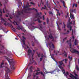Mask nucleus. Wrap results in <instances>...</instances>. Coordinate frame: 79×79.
Segmentation results:
<instances>
[{"label":"nucleus","mask_w":79,"mask_h":79,"mask_svg":"<svg viewBox=\"0 0 79 79\" xmlns=\"http://www.w3.org/2000/svg\"><path fill=\"white\" fill-rule=\"evenodd\" d=\"M32 46H33V47L34 46V43H32Z\"/></svg>","instance_id":"obj_60"},{"label":"nucleus","mask_w":79,"mask_h":79,"mask_svg":"<svg viewBox=\"0 0 79 79\" xmlns=\"http://www.w3.org/2000/svg\"><path fill=\"white\" fill-rule=\"evenodd\" d=\"M32 68H32V66H31L30 67V68H29V69H32Z\"/></svg>","instance_id":"obj_49"},{"label":"nucleus","mask_w":79,"mask_h":79,"mask_svg":"<svg viewBox=\"0 0 79 79\" xmlns=\"http://www.w3.org/2000/svg\"><path fill=\"white\" fill-rule=\"evenodd\" d=\"M18 15H21V13H20V12L18 11Z\"/></svg>","instance_id":"obj_43"},{"label":"nucleus","mask_w":79,"mask_h":79,"mask_svg":"<svg viewBox=\"0 0 79 79\" xmlns=\"http://www.w3.org/2000/svg\"><path fill=\"white\" fill-rule=\"evenodd\" d=\"M64 3H64V4H63V6L64 7V8H67L66 6H65V4H64Z\"/></svg>","instance_id":"obj_38"},{"label":"nucleus","mask_w":79,"mask_h":79,"mask_svg":"<svg viewBox=\"0 0 79 79\" xmlns=\"http://www.w3.org/2000/svg\"><path fill=\"white\" fill-rule=\"evenodd\" d=\"M39 15H40V14L39 13H37L35 17L33 18V21H38L39 23H41L42 22V21L40 20V19H41V16Z\"/></svg>","instance_id":"obj_2"},{"label":"nucleus","mask_w":79,"mask_h":79,"mask_svg":"<svg viewBox=\"0 0 79 79\" xmlns=\"http://www.w3.org/2000/svg\"><path fill=\"white\" fill-rule=\"evenodd\" d=\"M29 70L31 73L32 72V69H29Z\"/></svg>","instance_id":"obj_54"},{"label":"nucleus","mask_w":79,"mask_h":79,"mask_svg":"<svg viewBox=\"0 0 79 79\" xmlns=\"http://www.w3.org/2000/svg\"><path fill=\"white\" fill-rule=\"evenodd\" d=\"M40 29H42V24H40Z\"/></svg>","instance_id":"obj_36"},{"label":"nucleus","mask_w":79,"mask_h":79,"mask_svg":"<svg viewBox=\"0 0 79 79\" xmlns=\"http://www.w3.org/2000/svg\"><path fill=\"white\" fill-rule=\"evenodd\" d=\"M38 78H39V76H37L36 79H38Z\"/></svg>","instance_id":"obj_64"},{"label":"nucleus","mask_w":79,"mask_h":79,"mask_svg":"<svg viewBox=\"0 0 79 79\" xmlns=\"http://www.w3.org/2000/svg\"><path fill=\"white\" fill-rule=\"evenodd\" d=\"M47 7H48V8H49V9H50V4H47Z\"/></svg>","instance_id":"obj_24"},{"label":"nucleus","mask_w":79,"mask_h":79,"mask_svg":"<svg viewBox=\"0 0 79 79\" xmlns=\"http://www.w3.org/2000/svg\"><path fill=\"white\" fill-rule=\"evenodd\" d=\"M74 79H78L77 77H75Z\"/></svg>","instance_id":"obj_63"},{"label":"nucleus","mask_w":79,"mask_h":79,"mask_svg":"<svg viewBox=\"0 0 79 79\" xmlns=\"http://www.w3.org/2000/svg\"><path fill=\"white\" fill-rule=\"evenodd\" d=\"M39 73L41 74V75H42L43 76H44V73H43V72H42V71L40 72L39 73L37 72L35 74V75H39Z\"/></svg>","instance_id":"obj_10"},{"label":"nucleus","mask_w":79,"mask_h":79,"mask_svg":"<svg viewBox=\"0 0 79 79\" xmlns=\"http://www.w3.org/2000/svg\"><path fill=\"white\" fill-rule=\"evenodd\" d=\"M71 40H70L69 41H67V44H70L69 47H71Z\"/></svg>","instance_id":"obj_14"},{"label":"nucleus","mask_w":79,"mask_h":79,"mask_svg":"<svg viewBox=\"0 0 79 79\" xmlns=\"http://www.w3.org/2000/svg\"><path fill=\"white\" fill-rule=\"evenodd\" d=\"M48 45L49 46L51 50H53V48H55V46H54V45H53V44L52 42H51L50 43H48Z\"/></svg>","instance_id":"obj_5"},{"label":"nucleus","mask_w":79,"mask_h":79,"mask_svg":"<svg viewBox=\"0 0 79 79\" xmlns=\"http://www.w3.org/2000/svg\"><path fill=\"white\" fill-rule=\"evenodd\" d=\"M57 26H58V28H57V29L59 30V31H61V29H60V26L58 25V23H57Z\"/></svg>","instance_id":"obj_20"},{"label":"nucleus","mask_w":79,"mask_h":79,"mask_svg":"<svg viewBox=\"0 0 79 79\" xmlns=\"http://www.w3.org/2000/svg\"><path fill=\"white\" fill-rule=\"evenodd\" d=\"M31 23L32 24H35V23H34V22H31Z\"/></svg>","instance_id":"obj_58"},{"label":"nucleus","mask_w":79,"mask_h":79,"mask_svg":"<svg viewBox=\"0 0 79 79\" xmlns=\"http://www.w3.org/2000/svg\"><path fill=\"white\" fill-rule=\"evenodd\" d=\"M60 1L61 2V3H63V4L64 3H65V2H64V1H63V0H60Z\"/></svg>","instance_id":"obj_30"},{"label":"nucleus","mask_w":79,"mask_h":79,"mask_svg":"<svg viewBox=\"0 0 79 79\" xmlns=\"http://www.w3.org/2000/svg\"><path fill=\"white\" fill-rule=\"evenodd\" d=\"M3 48H4V47L3 45H2L1 46V48H0V50H2Z\"/></svg>","instance_id":"obj_32"},{"label":"nucleus","mask_w":79,"mask_h":79,"mask_svg":"<svg viewBox=\"0 0 79 79\" xmlns=\"http://www.w3.org/2000/svg\"><path fill=\"white\" fill-rule=\"evenodd\" d=\"M68 58L69 59L70 61H71V60H72V59H73L72 57L71 56V57H70V56H68Z\"/></svg>","instance_id":"obj_21"},{"label":"nucleus","mask_w":79,"mask_h":79,"mask_svg":"<svg viewBox=\"0 0 79 79\" xmlns=\"http://www.w3.org/2000/svg\"><path fill=\"white\" fill-rule=\"evenodd\" d=\"M22 38H23V40H24L25 39H26V38L24 37V36H22Z\"/></svg>","instance_id":"obj_48"},{"label":"nucleus","mask_w":79,"mask_h":79,"mask_svg":"<svg viewBox=\"0 0 79 79\" xmlns=\"http://www.w3.org/2000/svg\"><path fill=\"white\" fill-rule=\"evenodd\" d=\"M3 62L1 63V64H0V68H3Z\"/></svg>","instance_id":"obj_19"},{"label":"nucleus","mask_w":79,"mask_h":79,"mask_svg":"<svg viewBox=\"0 0 79 79\" xmlns=\"http://www.w3.org/2000/svg\"><path fill=\"white\" fill-rule=\"evenodd\" d=\"M29 10H33V11H35L37 13L38 12L37 10L36 9H35L34 8H30L29 9Z\"/></svg>","instance_id":"obj_13"},{"label":"nucleus","mask_w":79,"mask_h":79,"mask_svg":"<svg viewBox=\"0 0 79 79\" xmlns=\"http://www.w3.org/2000/svg\"><path fill=\"white\" fill-rule=\"evenodd\" d=\"M70 16H71L72 18H73V19H74V16H73V15H70Z\"/></svg>","instance_id":"obj_40"},{"label":"nucleus","mask_w":79,"mask_h":79,"mask_svg":"<svg viewBox=\"0 0 79 79\" xmlns=\"http://www.w3.org/2000/svg\"><path fill=\"white\" fill-rule=\"evenodd\" d=\"M37 55H38V57H39V58L40 57V54H38Z\"/></svg>","instance_id":"obj_52"},{"label":"nucleus","mask_w":79,"mask_h":79,"mask_svg":"<svg viewBox=\"0 0 79 79\" xmlns=\"http://www.w3.org/2000/svg\"><path fill=\"white\" fill-rule=\"evenodd\" d=\"M62 71L65 76H68V75H69V73H68V72H65V70L63 69L62 70Z\"/></svg>","instance_id":"obj_6"},{"label":"nucleus","mask_w":79,"mask_h":79,"mask_svg":"<svg viewBox=\"0 0 79 79\" xmlns=\"http://www.w3.org/2000/svg\"><path fill=\"white\" fill-rule=\"evenodd\" d=\"M30 3L31 4V5H33L34 6L35 5V3H33L32 2H31Z\"/></svg>","instance_id":"obj_35"},{"label":"nucleus","mask_w":79,"mask_h":79,"mask_svg":"<svg viewBox=\"0 0 79 79\" xmlns=\"http://www.w3.org/2000/svg\"><path fill=\"white\" fill-rule=\"evenodd\" d=\"M21 14H22L23 15L24 14L23 13V11H22L21 12Z\"/></svg>","instance_id":"obj_59"},{"label":"nucleus","mask_w":79,"mask_h":79,"mask_svg":"<svg viewBox=\"0 0 79 79\" xmlns=\"http://www.w3.org/2000/svg\"><path fill=\"white\" fill-rule=\"evenodd\" d=\"M5 65V66H8V63L6 62L3 63V65Z\"/></svg>","instance_id":"obj_28"},{"label":"nucleus","mask_w":79,"mask_h":79,"mask_svg":"<svg viewBox=\"0 0 79 79\" xmlns=\"http://www.w3.org/2000/svg\"><path fill=\"white\" fill-rule=\"evenodd\" d=\"M59 51H55V50L54 51V53H56V56H58V53H59Z\"/></svg>","instance_id":"obj_16"},{"label":"nucleus","mask_w":79,"mask_h":79,"mask_svg":"<svg viewBox=\"0 0 79 79\" xmlns=\"http://www.w3.org/2000/svg\"><path fill=\"white\" fill-rule=\"evenodd\" d=\"M31 73H29L28 75L27 78H28V77H31Z\"/></svg>","instance_id":"obj_26"},{"label":"nucleus","mask_w":79,"mask_h":79,"mask_svg":"<svg viewBox=\"0 0 79 79\" xmlns=\"http://www.w3.org/2000/svg\"><path fill=\"white\" fill-rule=\"evenodd\" d=\"M62 65H61L60 64L58 65V67H59V68H60L61 69H63V67L61 66Z\"/></svg>","instance_id":"obj_18"},{"label":"nucleus","mask_w":79,"mask_h":79,"mask_svg":"<svg viewBox=\"0 0 79 79\" xmlns=\"http://www.w3.org/2000/svg\"><path fill=\"white\" fill-rule=\"evenodd\" d=\"M71 26H67V27H68V28H69V27H71Z\"/></svg>","instance_id":"obj_53"},{"label":"nucleus","mask_w":79,"mask_h":79,"mask_svg":"<svg viewBox=\"0 0 79 79\" xmlns=\"http://www.w3.org/2000/svg\"><path fill=\"white\" fill-rule=\"evenodd\" d=\"M28 56H29V57L31 55L32 57V59H30V64H32L33 63V59L34 58H33V56H34V53H32V51L31 50V49H29L28 52Z\"/></svg>","instance_id":"obj_3"},{"label":"nucleus","mask_w":79,"mask_h":79,"mask_svg":"<svg viewBox=\"0 0 79 79\" xmlns=\"http://www.w3.org/2000/svg\"><path fill=\"white\" fill-rule=\"evenodd\" d=\"M72 38H73V41L74 40V36H72Z\"/></svg>","instance_id":"obj_57"},{"label":"nucleus","mask_w":79,"mask_h":79,"mask_svg":"<svg viewBox=\"0 0 79 79\" xmlns=\"http://www.w3.org/2000/svg\"><path fill=\"white\" fill-rule=\"evenodd\" d=\"M42 9H43V10H45V8L44 7H42Z\"/></svg>","instance_id":"obj_56"},{"label":"nucleus","mask_w":79,"mask_h":79,"mask_svg":"<svg viewBox=\"0 0 79 79\" xmlns=\"http://www.w3.org/2000/svg\"><path fill=\"white\" fill-rule=\"evenodd\" d=\"M41 58H43V57H44V55H43V54H41Z\"/></svg>","instance_id":"obj_45"},{"label":"nucleus","mask_w":79,"mask_h":79,"mask_svg":"<svg viewBox=\"0 0 79 79\" xmlns=\"http://www.w3.org/2000/svg\"><path fill=\"white\" fill-rule=\"evenodd\" d=\"M29 3H27V4L26 5V6H23V8H28V7H29Z\"/></svg>","instance_id":"obj_12"},{"label":"nucleus","mask_w":79,"mask_h":79,"mask_svg":"<svg viewBox=\"0 0 79 79\" xmlns=\"http://www.w3.org/2000/svg\"><path fill=\"white\" fill-rule=\"evenodd\" d=\"M2 54H4V53L3 52L0 51V55H2Z\"/></svg>","instance_id":"obj_37"},{"label":"nucleus","mask_w":79,"mask_h":79,"mask_svg":"<svg viewBox=\"0 0 79 79\" xmlns=\"http://www.w3.org/2000/svg\"><path fill=\"white\" fill-rule=\"evenodd\" d=\"M22 42H23V45H25V40H22Z\"/></svg>","instance_id":"obj_29"},{"label":"nucleus","mask_w":79,"mask_h":79,"mask_svg":"<svg viewBox=\"0 0 79 79\" xmlns=\"http://www.w3.org/2000/svg\"><path fill=\"white\" fill-rule=\"evenodd\" d=\"M48 37L50 38L51 39H52V41H54V37L52 36V33H50L49 35H48Z\"/></svg>","instance_id":"obj_8"},{"label":"nucleus","mask_w":79,"mask_h":79,"mask_svg":"<svg viewBox=\"0 0 79 79\" xmlns=\"http://www.w3.org/2000/svg\"><path fill=\"white\" fill-rule=\"evenodd\" d=\"M70 77L72 79H74V78L75 77V76H74V75H73L72 74H71V76H70Z\"/></svg>","instance_id":"obj_25"},{"label":"nucleus","mask_w":79,"mask_h":79,"mask_svg":"<svg viewBox=\"0 0 79 79\" xmlns=\"http://www.w3.org/2000/svg\"><path fill=\"white\" fill-rule=\"evenodd\" d=\"M11 26H10V27H11L12 28V30H13V31H14V32H16V29H15V28H13V25H11Z\"/></svg>","instance_id":"obj_15"},{"label":"nucleus","mask_w":79,"mask_h":79,"mask_svg":"<svg viewBox=\"0 0 79 79\" xmlns=\"http://www.w3.org/2000/svg\"><path fill=\"white\" fill-rule=\"evenodd\" d=\"M52 59H53V60H54V61H55V59H54V58L53 57H52Z\"/></svg>","instance_id":"obj_55"},{"label":"nucleus","mask_w":79,"mask_h":79,"mask_svg":"<svg viewBox=\"0 0 79 79\" xmlns=\"http://www.w3.org/2000/svg\"><path fill=\"white\" fill-rule=\"evenodd\" d=\"M17 29H18V30H20V29H21V30H23V27L21 26H18V27L16 28Z\"/></svg>","instance_id":"obj_11"},{"label":"nucleus","mask_w":79,"mask_h":79,"mask_svg":"<svg viewBox=\"0 0 79 79\" xmlns=\"http://www.w3.org/2000/svg\"><path fill=\"white\" fill-rule=\"evenodd\" d=\"M64 56H65V57H67V54L66 53L65 54H64Z\"/></svg>","instance_id":"obj_47"},{"label":"nucleus","mask_w":79,"mask_h":79,"mask_svg":"<svg viewBox=\"0 0 79 79\" xmlns=\"http://www.w3.org/2000/svg\"><path fill=\"white\" fill-rule=\"evenodd\" d=\"M77 40L75 39V42H74V43L75 44V45H77Z\"/></svg>","instance_id":"obj_23"},{"label":"nucleus","mask_w":79,"mask_h":79,"mask_svg":"<svg viewBox=\"0 0 79 79\" xmlns=\"http://www.w3.org/2000/svg\"><path fill=\"white\" fill-rule=\"evenodd\" d=\"M73 32H74V30H72V35H73Z\"/></svg>","instance_id":"obj_44"},{"label":"nucleus","mask_w":79,"mask_h":79,"mask_svg":"<svg viewBox=\"0 0 79 79\" xmlns=\"http://www.w3.org/2000/svg\"><path fill=\"white\" fill-rule=\"evenodd\" d=\"M69 30H70V31H72V26H70V27Z\"/></svg>","instance_id":"obj_46"},{"label":"nucleus","mask_w":79,"mask_h":79,"mask_svg":"<svg viewBox=\"0 0 79 79\" xmlns=\"http://www.w3.org/2000/svg\"><path fill=\"white\" fill-rule=\"evenodd\" d=\"M77 4H75V7H77Z\"/></svg>","instance_id":"obj_61"},{"label":"nucleus","mask_w":79,"mask_h":79,"mask_svg":"<svg viewBox=\"0 0 79 79\" xmlns=\"http://www.w3.org/2000/svg\"><path fill=\"white\" fill-rule=\"evenodd\" d=\"M56 11H57V13L56 14V15L57 16H60V13H59V10L58 9H56Z\"/></svg>","instance_id":"obj_17"},{"label":"nucleus","mask_w":79,"mask_h":79,"mask_svg":"<svg viewBox=\"0 0 79 79\" xmlns=\"http://www.w3.org/2000/svg\"><path fill=\"white\" fill-rule=\"evenodd\" d=\"M67 32L68 33H63V34H64V35H65L66 34H69V30H68L67 31Z\"/></svg>","instance_id":"obj_22"},{"label":"nucleus","mask_w":79,"mask_h":79,"mask_svg":"<svg viewBox=\"0 0 79 79\" xmlns=\"http://www.w3.org/2000/svg\"><path fill=\"white\" fill-rule=\"evenodd\" d=\"M47 24H48V23L49 22V19H48V18H47Z\"/></svg>","instance_id":"obj_34"},{"label":"nucleus","mask_w":79,"mask_h":79,"mask_svg":"<svg viewBox=\"0 0 79 79\" xmlns=\"http://www.w3.org/2000/svg\"><path fill=\"white\" fill-rule=\"evenodd\" d=\"M48 37L50 38L51 39H52V41H54V37L52 36V33H50L49 35H48Z\"/></svg>","instance_id":"obj_9"},{"label":"nucleus","mask_w":79,"mask_h":79,"mask_svg":"<svg viewBox=\"0 0 79 79\" xmlns=\"http://www.w3.org/2000/svg\"><path fill=\"white\" fill-rule=\"evenodd\" d=\"M65 61V63H67V61H68V59H64L62 60L61 61H59V63L61 65H62L63 64V66H65V65H64V64H63V61Z\"/></svg>","instance_id":"obj_4"},{"label":"nucleus","mask_w":79,"mask_h":79,"mask_svg":"<svg viewBox=\"0 0 79 79\" xmlns=\"http://www.w3.org/2000/svg\"><path fill=\"white\" fill-rule=\"evenodd\" d=\"M37 70H36V71H35L36 72H37L38 71H40V69H39L38 68H37Z\"/></svg>","instance_id":"obj_31"},{"label":"nucleus","mask_w":79,"mask_h":79,"mask_svg":"<svg viewBox=\"0 0 79 79\" xmlns=\"http://www.w3.org/2000/svg\"><path fill=\"white\" fill-rule=\"evenodd\" d=\"M42 59H43V58H40V61H42Z\"/></svg>","instance_id":"obj_42"},{"label":"nucleus","mask_w":79,"mask_h":79,"mask_svg":"<svg viewBox=\"0 0 79 79\" xmlns=\"http://www.w3.org/2000/svg\"><path fill=\"white\" fill-rule=\"evenodd\" d=\"M6 57V59L8 61L10 65V68L12 70H15V62L13 59H10L8 57H7L6 56H5Z\"/></svg>","instance_id":"obj_1"},{"label":"nucleus","mask_w":79,"mask_h":79,"mask_svg":"<svg viewBox=\"0 0 79 79\" xmlns=\"http://www.w3.org/2000/svg\"><path fill=\"white\" fill-rule=\"evenodd\" d=\"M71 12H72V13H74V10H70V13H71Z\"/></svg>","instance_id":"obj_33"},{"label":"nucleus","mask_w":79,"mask_h":79,"mask_svg":"<svg viewBox=\"0 0 79 79\" xmlns=\"http://www.w3.org/2000/svg\"><path fill=\"white\" fill-rule=\"evenodd\" d=\"M2 21H3V22H5V23H4V25H5L6 26H7V25H9L10 24L9 23H7L6 21L5 20V19H3V18H1Z\"/></svg>","instance_id":"obj_7"},{"label":"nucleus","mask_w":79,"mask_h":79,"mask_svg":"<svg viewBox=\"0 0 79 79\" xmlns=\"http://www.w3.org/2000/svg\"><path fill=\"white\" fill-rule=\"evenodd\" d=\"M0 13L2 14V10H0Z\"/></svg>","instance_id":"obj_51"},{"label":"nucleus","mask_w":79,"mask_h":79,"mask_svg":"<svg viewBox=\"0 0 79 79\" xmlns=\"http://www.w3.org/2000/svg\"><path fill=\"white\" fill-rule=\"evenodd\" d=\"M66 39H67V37H66L65 38L63 39V41H64V40H66Z\"/></svg>","instance_id":"obj_41"},{"label":"nucleus","mask_w":79,"mask_h":79,"mask_svg":"<svg viewBox=\"0 0 79 79\" xmlns=\"http://www.w3.org/2000/svg\"><path fill=\"white\" fill-rule=\"evenodd\" d=\"M44 17V15H43V20H45V18Z\"/></svg>","instance_id":"obj_50"},{"label":"nucleus","mask_w":79,"mask_h":79,"mask_svg":"<svg viewBox=\"0 0 79 79\" xmlns=\"http://www.w3.org/2000/svg\"><path fill=\"white\" fill-rule=\"evenodd\" d=\"M63 24H64V27H62V28H65V27H66V25H65V24H64V23H63Z\"/></svg>","instance_id":"obj_27"},{"label":"nucleus","mask_w":79,"mask_h":79,"mask_svg":"<svg viewBox=\"0 0 79 79\" xmlns=\"http://www.w3.org/2000/svg\"><path fill=\"white\" fill-rule=\"evenodd\" d=\"M75 5V4H73V7H74V6Z\"/></svg>","instance_id":"obj_62"},{"label":"nucleus","mask_w":79,"mask_h":79,"mask_svg":"<svg viewBox=\"0 0 79 79\" xmlns=\"http://www.w3.org/2000/svg\"><path fill=\"white\" fill-rule=\"evenodd\" d=\"M49 15H52L53 14V13H52V12H51V11H50L49 12Z\"/></svg>","instance_id":"obj_39"}]
</instances>
